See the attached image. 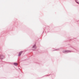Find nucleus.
Listing matches in <instances>:
<instances>
[{"label":"nucleus","mask_w":79,"mask_h":79,"mask_svg":"<svg viewBox=\"0 0 79 79\" xmlns=\"http://www.w3.org/2000/svg\"><path fill=\"white\" fill-rule=\"evenodd\" d=\"M77 2V3H78V4H79V3H78V2Z\"/></svg>","instance_id":"obj_3"},{"label":"nucleus","mask_w":79,"mask_h":79,"mask_svg":"<svg viewBox=\"0 0 79 79\" xmlns=\"http://www.w3.org/2000/svg\"><path fill=\"white\" fill-rule=\"evenodd\" d=\"M14 64L15 65V66H17V65H18V64L17 63H14Z\"/></svg>","instance_id":"obj_2"},{"label":"nucleus","mask_w":79,"mask_h":79,"mask_svg":"<svg viewBox=\"0 0 79 79\" xmlns=\"http://www.w3.org/2000/svg\"><path fill=\"white\" fill-rule=\"evenodd\" d=\"M22 51H21L19 53V56L21 55V53H22Z\"/></svg>","instance_id":"obj_1"}]
</instances>
